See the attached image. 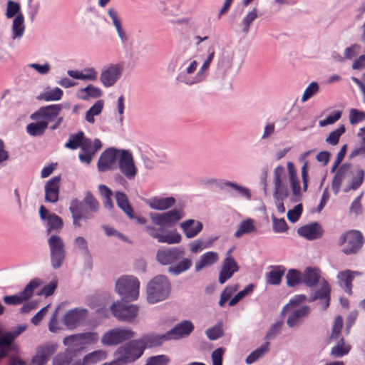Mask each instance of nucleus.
<instances>
[{
	"label": "nucleus",
	"instance_id": "nucleus-59",
	"mask_svg": "<svg viewBox=\"0 0 365 365\" xmlns=\"http://www.w3.org/2000/svg\"><path fill=\"white\" fill-rule=\"evenodd\" d=\"M170 361L168 356L160 354L148 357L144 365H168Z\"/></svg>",
	"mask_w": 365,
	"mask_h": 365
},
{
	"label": "nucleus",
	"instance_id": "nucleus-56",
	"mask_svg": "<svg viewBox=\"0 0 365 365\" xmlns=\"http://www.w3.org/2000/svg\"><path fill=\"white\" fill-rule=\"evenodd\" d=\"M346 175V174L344 172L339 169L334 175L331 182V189L335 195L339 194Z\"/></svg>",
	"mask_w": 365,
	"mask_h": 365
},
{
	"label": "nucleus",
	"instance_id": "nucleus-5",
	"mask_svg": "<svg viewBox=\"0 0 365 365\" xmlns=\"http://www.w3.org/2000/svg\"><path fill=\"white\" fill-rule=\"evenodd\" d=\"M185 216L183 207H175L161 213H150L152 222L154 225L159 226L158 229L160 230L175 227Z\"/></svg>",
	"mask_w": 365,
	"mask_h": 365
},
{
	"label": "nucleus",
	"instance_id": "nucleus-20",
	"mask_svg": "<svg viewBox=\"0 0 365 365\" xmlns=\"http://www.w3.org/2000/svg\"><path fill=\"white\" fill-rule=\"evenodd\" d=\"M195 327L190 320H182L169 331H166L169 341L179 340L188 336L194 330Z\"/></svg>",
	"mask_w": 365,
	"mask_h": 365
},
{
	"label": "nucleus",
	"instance_id": "nucleus-3",
	"mask_svg": "<svg viewBox=\"0 0 365 365\" xmlns=\"http://www.w3.org/2000/svg\"><path fill=\"white\" fill-rule=\"evenodd\" d=\"M105 356L103 351L96 350L80 359L78 350L66 348L53 358L52 365H93L103 360Z\"/></svg>",
	"mask_w": 365,
	"mask_h": 365
},
{
	"label": "nucleus",
	"instance_id": "nucleus-38",
	"mask_svg": "<svg viewBox=\"0 0 365 365\" xmlns=\"http://www.w3.org/2000/svg\"><path fill=\"white\" fill-rule=\"evenodd\" d=\"M270 343L264 342L260 347L252 351L246 358L245 363L247 364H252L259 359L262 358L269 351Z\"/></svg>",
	"mask_w": 365,
	"mask_h": 365
},
{
	"label": "nucleus",
	"instance_id": "nucleus-55",
	"mask_svg": "<svg viewBox=\"0 0 365 365\" xmlns=\"http://www.w3.org/2000/svg\"><path fill=\"white\" fill-rule=\"evenodd\" d=\"M345 131L346 128L344 125H341L337 129L333 130L329 134L325 140L326 143L331 145H337L341 135H343Z\"/></svg>",
	"mask_w": 365,
	"mask_h": 365
},
{
	"label": "nucleus",
	"instance_id": "nucleus-21",
	"mask_svg": "<svg viewBox=\"0 0 365 365\" xmlns=\"http://www.w3.org/2000/svg\"><path fill=\"white\" fill-rule=\"evenodd\" d=\"M137 339L140 342L141 347L143 348L144 352L147 349L160 346L163 344L165 341H169L166 332L163 334L150 332L143 334L140 338Z\"/></svg>",
	"mask_w": 365,
	"mask_h": 365
},
{
	"label": "nucleus",
	"instance_id": "nucleus-54",
	"mask_svg": "<svg viewBox=\"0 0 365 365\" xmlns=\"http://www.w3.org/2000/svg\"><path fill=\"white\" fill-rule=\"evenodd\" d=\"M257 18V9L255 8L247 13L241 22L242 31L247 34L252 22Z\"/></svg>",
	"mask_w": 365,
	"mask_h": 365
},
{
	"label": "nucleus",
	"instance_id": "nucleus-48",
	"mask_svg": "<svg viewBox=\"0 0 365 365\" xmlns=\"http://www.w3.org/2000/svg\"><path fill=\"white\" fill-rule=\"evenodd\" d=\"M63 225V223L61 217L55 213H52L49 219L46 221V232L48 234L52 231L58 232L61 230Z\"/></svg>",
	"mask_w": 365,
	"mask_h": 365
},
{
	"label": "nucleus",
	"instance_id": "nucleus-37",
	"mask_svg": "<svg viewBox=\"0 0 365 365\" xmlns=\"http://www.w3.org/2000/svg\"><path fill=\"white\" fill-rule=\"evenodd\" d=\"M98 189L102 198L103 207L108 210H113L114 207V205L112 200L113 193L111 189L103 184L99 185Z\"/></svg>",
	"mask_w": 365,
	"mask_h": 365
},
{
	"label": "nucleus",
	"instance_id": "nucleus-14",
	"mask_svg": "<svg viewBox=\"0 0 365 365\" xmlns=\"http://www.w3.org/2000/svg\"><path fill=\"white\" fill-rule=\"evenodd\" d=\"M214 56L215 51L212 49L194 77L190 78L186 76L185 73H179L175 78L176 81L190 86L203 82L206 79V72L208 70Z\"/></svg>",
	"mask_w": 365,
	"mask_h": 365
},
{
	"label": "nucleus",
	"instance_id": "nucleus-10",
	"mask_svg": "<svg viewBox=\"0 0 365 365\" xmlns=\"http://www.w3.org/2000/svg\"><path fill=\"white\" fill-rule=\"evenodd\" d=\"M51 253V263L53 269H58L66 257L65 245L63 240L58 235H53L48 240Z\"/></svg>",
	"mask_w": 365,
	"mask_h": 365
},
{
	"label": "nucleus",
	"instance_id": "nucleus-47",
	"mask_svg": "<svg viewBox=\"0 0 365 365\" xmlns=\"http://www.w3.org/2000/svg\"><path fill=\"white\" fill-rule=\"evenodd\" d=\"M58 345L56 343L46 342L36 347V351L48 361L50 357L56 351Z\"/></svg>",
	"mask_w": 365,
	"mask_h": 365
},
{
	"label": "nucleus",
	"instance_id": "nucleus-22",
	"mask_svg": "<svg viewBox=\"0 0 365 365\" xmlns=\"http://www.w3.org/2000/svg\"><path fill=\"white\" fill-rule=\"evenodd\" d=\"M61 176L57 175L49 179L45 184V201L56 203L58 200Z\"/></svg>",
	"mask_w": 365,
	"mask_h": 365
},
{
	"label": "nucleus",
	"instance_id": "nucleus-41",
	"mask_svg": "<svg viewBox=\"0 0 365 365\" xmlns=\"http://www.w3.org/2000/svg\"><path fill=\"white\" fill-rule=\"evenodd\" d=\"M257 230L256 227L254 225V220L252 219L248 218L247 220H242L239 226L237 231L235 232L234 236L236 238H240L245 234H250Z\"/></svg>",
	"mask_w": 365,
	"mask_h": 365
},
{
	"label": "nucleus",
	"instance_id": "nucleus-40",
	"mask_svg": "<svg viewBox=\"0 0 365 365\" xmlns=\"http://www.w3.org/2000/svg\"><path fill=\"white\" fill-rule=\"evenodd\" d=\"M24 31V17L22 14H19L13 20L12 38L20 39L23 36Z\"/></svg>",
	"mask_w": 365,
	"mask_h": 365
},
{
	"label": "nucleus",
	"instance_id": "nucleus-16",
	"mask_svg": "<svg viewBox=\"0 0 365 365\" xmlns=\"http://www.w3.org/2000/svg\"><path fill=\"white\" fill-rule=\"evenodd\" d=\"M145 232L153 239H156L160 243L168 245L179 244L182 241L181 235L176 230L169 231L166 234H161L160 230L153 225H146Z\"/></svg>",
	"mask_w": 365,
	"mask_h": 365
},
{
	"label": "nucleus",
	"instance_id": "nucleus-9",
	"mask_svg": "<svg viewBox=\"0 0 365 365\" xmlns=\"http://www.w3.org/2000/svg\"><path fill=\"white\" fill-rule=\"evenodd\" d=\"M135 335L136 333L130 329L116 327L104 333L101 341L103 345L113 346L130 340Z\"/></svg>",
	"mask_w": 365,
	"mask_h": 365
},
{
	"label": "nucleus",
	"instance_id": "nucleus-31",
	"mask_svg": "<svg viewBox=\"0 0 365 365\" xmlns=\"http://www.w3.org/2000/svg\"><path fill=\"white\" fill-rule=\"evenodd\" d=\"M115 197L118 207L124 212V213L130 218L134 219L135 214L133 207L129 203L128 197L124 192L116 191Z\"/></svg>",
	"mask_w": 365,
	"mask_h": 365
},
{
	"label": "nucleus",
	"instance_id": "nucleus-60",
	"mask_svg": "<svg viewBox=\"0 0 365 365\" xmlns=\"http://www.w3.org/2000/svg\"><path fill=\"white\" fill-rule=\"evenodd\" d=\"M289 195V190L285 184L274 185V197L277 201H283Z\"/></svg>",
	"mask_w": 365,
	"mask_h": 365
},
{
	"label": "nucleus",
	"instance_id": "nucleus-53",
	"mask_svg": "<svg viewBox=\"0 0 365 365\" xmlns=\"http://www.w3.org/2000/svg\"><path fill=\"white\" fill-rule=\"evenodd\" d=\"M41 284V281L39 279H31L29 284L26 285L24 289L20 292L21 296L26 299L29 300L33 296V293L35 289L38 287Z\"/></svg>",
	"mask_w": 365,
	"mask_h": 365
},
{
	"label": "nucleus",
	"instance_id": "nucleus-64",
	"mask_svg": "<svg viewBox=\"0 0 365 365\" xmlns=\"http://www.w3.org/2000/svg\"><path fill=\"white\" fill-rule=\"evenodd\" d=\"M365 120V112L356 108L349 110V122L351 125H356Z\"/></svg>",
	"mask_w": 365,
	"mask_h": 365
},
{
	"label": "nucleus",
	"instance_id": "nucleus-42",
	"mask_svg": "<svg viewBox=\"0 0 365 365\" xmlns=\"http://www.w3.org/2000/svg\"><path fill=\"white\" fill-rule=\"evenodd\" d=\"M47 128L48 123L44 120H40L28 124L26 126V131L31 136H41L44 133Z\"/></svg>",
	"mask_w": 365,
	"mask_h": 365
},
{
	"label": "nucleus",
	"instance_id": "nucleus-46",
	"mask_svg": "<svg viewBox=\"0 0 365 365\" xmlns=\"http://www.w3.org/2000/svg\"><path fill=\"white\" fill-rule=\"evenodd\" d=\"M184 52H176L170 58L168 64V71L169 73H173L178 68L179 63H180V68L185 65L187 60L184 56Z\"/></svg>",
	"mask_w": 365,
	"mask_h": 365
},
{
	"label": "nucleus",
	"instance_id": "nucleus-18",
	"mask_svg": "<svg viewBox=\"0 0 365 365\" xmlns=\"http://www.w3.org/2000/svg\"><path fill=\"white\" fill-rule=\"evenodd\" d=\"M118 152L117 149L113 148L104 150L101 154L97 163L98 171L103 173L112 170L119 158Z\"/></svg>",
	"mask_w": 365,
	"mask_h": 365
},
{
	"label": "nucleus",
	"instance_id": "nucleus-30",
	"mask_svg": "<svg viewBox=\"0 0 365 365\" xmlns=\"http://www.w3.org/2000/svg\"><path fill=\"white\" fill-rule=\"evenodd\" d=\"M175 203L176 200L173 197H155L150 200L148 205L153 210L163 211L173 207Z\"/></svg>",
	"mask_w": 365,
	"mask_h": 365
},
{
	"label": "nucleus",
	"instance_id": "nucleus-39",
	"mask_svg": "<svg viewBox=\"0 0 365 365\" xmlns=\"http://www.w3.org/2000/svg\"><path fill=\"white\" fill-rule=\"evenodd\" d=\"M217 187L220 190H224L225 187H230L236 190L240 196L246 197L247 200L251 198V192L249 189L238 185L236 182L228 181L226 180H221L217 184Z\"/></svg>",
	"mask_w": 365,
	"mask_h": 365
},
{
	"label": "nucleus",
	"instance_id": "nucleus-11",
	"mask_svg": "<svg viewBox=\"0 0 365 365\" xmlns=\"http://www.w3.org/2000/svg\"><path fill=\"white\" fill-rule=\"evenodd\" d=\"M138 307L134 304H127L125 302H116L110 306L113 315L119 321L132 322L138 314Z\"/></svg>",
	"mask_w": 365,
	"mask_h": 365
},
{
	"label": "nucleus",
	"instance_id": "nucleus-13",
	"mask_svg": "<svg viewBox=\"0 0 365 365\" xmlns=\"http://www.w3.org/2000/svg\"><path fill=\"white\" fill-rule=\"evenodd\" d=\"M88 317V310L83 307H76L66 312L62 319V322L69 330H74L83 324Z\"/></svg>",
	"mask_w": 365,
	"mask_h": 365
},
{
	"label": "nucleus",
	"instance_id": "nucleus-25",
	"mask_svg": "<svg viewBox=\"0 0 365 365\" xmlns=\"http://www.w3.org/2000/svg\"><path fill=\"white\" fill-rule=\"evenodd\" d=\"M239 269L240 267L235 260L231 259L223 260L222 269L219 273V283L225 284L235 272H238Z\"/></svg>",
	"mask_w": 365,
	"mask_h": 365
},
{
	"label": "nucleus",
	"instance_id": "nucleus-29",
	"mask_svg": "<svg viewBox=\"0 0 365 365\" xmlns=\"http://www.w3.org/2000/svg\"><path fill=\"white\" fill-rule=\"evenodd\" d=\"M330 293L331 287L329 284L326 281L323 280L321 283L320 289L315 291L314 294L310 297L309 302H314L317 299L325 300L324 309H326L330 303Z\"/></svg>",
	"mask_w": 365,
	"mask_h": 365
},
{
	"label": "nucleus",
	"instance_id": "nucleus-45",
	"mask_svg": "<svg viewBox=\"0 0 365 365\" xmlns=\"http://www.w3.org/2000/svg\"><path fill=\"white\" fill-rule=\"evenodd\" d=\"M63 95V91L58 88L56 87L50 91H45L43 93H40L36 98L38 100H43L45 101H56L61 99Z\"/></svg>",
	"mask_w": 365,
	"mask_h": 365
},
{
	"label": "nucleus",
	"instance_id": "nucleus-63",
	"mask_svg": "<svg viewBox=\"0 0 365 365\" xmlns=\"http://www.w3.org/2000/svg\"><path fill=\"white\" fill-rule=\"evenodd\" d=\"M303 210L302 204L299 203L294 206L293 209L289 210L287 214L289 222L294 223L299 219Z\"/></svg>",
	"mask_w": 365,
	"mask_h": 365
},
{
	"label": "nucleus",
	"instance_id": "nucleus-34",
	"mask_svg": "<svg viewBox=\"0 0 365 365\" xmlns=\"http://www.w3.org/2000/svg\"><path fill=\"white\" fill-rule=\"evenodd\" d=\"M272 269L266 273V282L271 285H279L282 282L286 269L283 265L270 266Z\"/></svg>",
	"mask_w": 365,
	"mask_h": 365
},
{
	"label": "nucleus",
	"instance_id": "nucleus-35",
	"mask_svg": "<svg viewBox=\"0 0 365 365\" xmlns=\"http://www.w3.org/2000/svg\"><path fill=\"white\" fill-rule=\"evenodd\" d=\"M15 338L9 331L1 334L0 336V349L6 350L7 352L17 353L19 351L18 345L14 343Z\"/></svg>",
	"mask_w": 365,
	"mask_h": 365
},
{
	"label": "nucleus",
	"instance_id": "nucleus-62",
	"mask_svg": "<svg viewBox=\"0 0 365 365\" xmlns=\"http://www.w3.org/2000/svg\"><path fill=\"white\" fill-rule=\"evenodd\" d=\"M21 6L20 4L17 2L13 1L11 0H9L7 2V8L6 16L8 19H11L16 16L19 14H22L20 11Z\"/></svg>",
	"mask_w": 365,
	"mask_h": 365
},
{
	"label": "nucleus",
	"instance_id": "nucleus-52",
	"mask_svg": "<svg viewBox=\"0 0 365 365\" xmlns=\"http://www.w3.org/2000/svg\"><path fill=\"white\" fill-rule=\"evenodd\" d=\"M206 336L211 341H215L223 336V324L222 322H217L215 326L208 328L205 331Z\"/></svg>",
	"mask_w": 365,
	"mask_h": 365
},
{
	"label": "nucleus",
	"instance_id": "nucleus-2",
	"mask_svg": "<svg viewBox=\"0 0 365 365\" xmlns=\"http://www.w3.org/2000/svg\"><path fill=\"white\" fill-rule=\"evenodd\" d=\"M100 203L91 191H87L82 200L77 199L71 201L69 211L71 213L73 225L81 227V220L87 222L93 218V214L98 212Z\"/></svg>",
	"mask_w": 365,
	"mask_h": 365
},
{
	"label": "nucleus",
	"instance_id": "nucleus-58",
	"mask_svg": "<svg viewBox=\"0 0 365 365\" xmlns=\"http://www.w3.org/2000/svg\"><path fill=\"white\" fill-rule=\"evenodd\" d=\"M253 289L254 285L249 284L243 290L240 291L229 301V306L233 307L236 305L241 299L251 294Z\"/></svg>",
	"mask_w": 365,
	"mask_h": 365
},
{
	"label": "nucleus",
	"instance_id": "nucleus-32",
	"mask_svg": "<svg viewBox=\"0 0 365 365\" xmlns=\"http://www.w3.org/2000/svg\"><path fill=\"white\" fill-rule=\"evenodd\" d=\"M320 277L321 275L319 269L308 267L302 273V283L307 287H314L319 283Z\"/></svg>",
	"mask_w": 365,
	"mask_h": 365
},
{
	"label": "nucleus",
	"instance_id": "nucleus-19",
	"mask_svg": "<svg viewBox=\"0 0 365 365\" xmlns=\"http://www.w3.org/2000/svg\"><path fill=\"white\" fill-rule=\"evenodd\" d=\"M93 335L91 332L71 334L63 338V344L67 348L78 350V355L81 356L86 348L84 341L91 339Z\"/></svg>",
	"mask_w": 365,
	"mask_h": 365
},
{
	"label": "nucleus",
	"instance_id": "nucleus-23",
	"mask_svg": "<svg viewBox=\"0 0 365 365\" xmlns=\"http://www.w3.org/2000/svg\"><path fill=\"white\" fill-rule=\"evenodd\" d=\"M311 308L309 305H303L301 307L292 310L287 319V326L292 329L301 325L304 318L309 315Z\"/></svg>",
	"mask_w": 365,
	"mask_h": 365
},
{
	"label": "nucleus",
	"instance_id": "nucleus-6",
	"mask_svg": "<svg viewBox=\"0 0 365 365\" xmlns=\"http://www.w3.org/2000/svg\"><path fill=\"white\" fill-rule=\"evenodd\" d=\"M143 348L141 347L137 339H131L118 347L114 352V356L125 364L133 365L143 355Z\"/></svg>",
	"mask_w": 365,
	"mask_h": 365
},
{
	"label": "nucleus",
	"instance_id": "nucleus-28",
	"mask_svg": "<svg viewBox=\"0 0 365 365\" xmlns=\"http://www.w3.org/2000/svg\"><path fill=\"white\" fill-rule=\"evenodd\" d=\"M358 274L357 272L346 269L339 272L337 274L339 285L344 289L345 292L349 295L352 294V282L355 275Z\"/></svg>",
	"mask_w": 365,
	"mask_h": 365
},
{
	"label": "nucleus",
	"instance_id": "nucleus-7",
	"mask_svg": "<svg viewBox=\"0 0 365 365\" xmlns=\"http://www.w3.org/2000/svg\"><path fill=\"white\" fill-rule=\"evenodd\" d=\"M140 282L133 276H123L115 283V290L126 302L136 300L139 294Z\"/></svg>",
	"mask_w": 365,
	"mask_h": 365
},
{
	"label": "nucleus",
	"instance_id": "nucleus-61",
	"mask_svg": "<svg viewBox=\"0 0 365 365\" xmlns=\"http://www.w3.org/2000/svg\"><path fill=\"white\" fill-rule=\"evenodd\" d=\"M272 228L275 233L285 232L288 230V225L284 218L278 219L274 215H272Z\"/></svg>",
	"mask_w": 365,
	"mask_h": 365
},
{
	"label": "nucleus",
	"instance_id": "nucleus-4",
	"mask_svg": "<svg viewBox=\"0 0 365 365\" xmlns=\"http://www.w3.org/2000/svg\"><path fill=\"white\" fill-rule=\"evenodd\" d=\"M171 292V284L167 276L159 274L153 278L147 284V300L155 304L167 299Z\"/></svg>",
	"mask_w": 365,
	"mask_h": 365
},
{
	"label": "nucleus",
	"instance_id": "nucleus-36",
	"mask_svg": "<svg viewBox=\"0 0 365 365\" xmlns=\"http://www.w3.org/2000/svg\"><path fill=\"white\" fill-rule=\"evenodd\" d=\"M78 93V97L83 101H88L91 98H98L103 95L101 89L92 84H89L86 87L79 89Z\"/></svg>",
	"mask_w": 365,
	"mask_h": 365
},
{
	"label": "nucleus",
	"instance_id": "nucleus-26",
	"mask_svg": "<svg viewBox=\"0 0 365 365\" xmlns=\"http://www.w3.org/2000/svg\"><path fill=\"white\" fill-rule=\"evenodd\" d=\"M350 174L351 175V179L347 181L343 189L345 193H348L351 190H358L364 180V170L359 166L354 170H351Z\"/></svg>",
	"mask_w": 365,
	"mask_h": 365
},
{
	"label": "nucleus",
	"instance_id": "nucleus-49",
	"mask_svg": "<svg viewBox=\"0 0 365 365\" xmlns=\"http://www.w3.org/2000/svg\"><path fill=\"white\" fill-rule=\"evenodd\" d=\"M74 246L81 251L86 262L88 263L91 262V255L88 250V242L83 237H77L74 240Z\"/></svg>",
	"mask_w": 365,
	"mask_h": 365
},
{
	"label": "nucleus",
	"instance_id": "nucleus-17",
	"mask_svg": "<svg viewBox=\"0 0 365 365\" xmlns=\"http://www.w3.org/2000/svg\"><path fill=\"white\" fill-rule=\"evenodd\" d=\"M63 106L61 104H52L42 106L31 114V119L34 120L43 119L48 123V122L53 121L58 116Z\"/></svg>",
	"mask_w": 365,
	"mask_h": 365
},
{
	"label": "nucleus",
	"instance_id": "nucleus-50",
	"mask_svg": "<svg viewBox=\"0 0 365 365\" xmlns=\"http://www.w3.org/2000/svg\"><path fill=\"white\" fill-rule=\"evenodd\" d=\"M287 284L289 287H294L302 283V273L295 269L288 270L287 275Z\"/></svg>",
	"mask_w": 365,
	"mask_h": 365
},
{
	"label": "nucleus",
	"instance_id": "nucleus-1",
	"mask_svg": "<svg viewBox=\"0 0 365 365\" xmlns=\"http://www.w3.org/2000/svg\"><path fill=\"white\" fill-rule=\"evenodd\" d=\"M185 249L182 246L162 247L156 252L155 259L161 265H170L168 272L175 276L190 269L192 265L190 258L185 257Z\"/></svg>",
	"mask_w": 365,
	"mask_h": 365
},
{
	"label": "nucleus",
	"instance_id": "nucleus-24",
	"mask_svg": "<svg viewBox=\"0 0 365 365\" xmlns=\"http://www.w3.org/2000/svg\"><path fill=\"white\" fill-rule=\"evenodd\" d=\"M297 234L308 240H314L322 237L323 229L319 223L314 222L299 227Z\"/></svg>",
	"mask_w": 365,
	"mask_h": 365
},
{
	"label": "nucleus",
	"instance_id": "nucleus-57",
	"mask_svg": "<svg viewBox=\"0 0 365 365\" xmlns=\"http://www.w3.org/2000/svg\"><path fill=\"white\" fill-rule=\"evenodd\" d=\"M320 88L317 82L313 81L310 83L306 88L302 96V102L304 103L311 98L314 97L316 94L319 92Z\"/></svg>",
	"mask_w": 365,
	"mask_h": 365
},
{
	"label": "nucleus",
	"instance_id": "nucleus-15",
	"mask_svg": "<svg viewBox=\"0 0 365 365\" xmlns=\"http://www.w3.org/2000/svg\"><path fill=\"white\" fill-rule=\"evenodd\" d=\"M118 167L120 173L129 180H133L138 173L132 153L128 150H122L118 158Z\"/></svg>",
	"mask_w": 365,
	"mask_h": 365
},
{
	"label": "nucleus",
	"instance_id": "nucleus-51",
	"mask_svg": "<svg viewBox=\"0 0 365 365\" xmlns=\"http://www.w3.org/2000/svg\"><path fill=\"white\" fill-rule=\"evenodd\" d=\"M84 138V133L81 130L76 134H72L70 135L68 142L66 143L65 147L71 150H76L79 147L81 148Z\"/></svg>",
	"mask_w": 365,
	"mask_h": 365
},
{
	"label": "nucleus",
	"instance_id": "nucleus-12",
	"mask_svg": "<svg viewBox=\"0 0 365 365\" xmlns=\"http://www.w3.org/2000/svg\"><path fill=\"white\" fill-rule=\"evenodd\" d=\"M123 69V62L108 65L101 73L100 81L101 83L106 88L114 86L121 77Z\"/></svg>",
	"mask_w": 365,
	"mask_h": 365
},
{
	"label": "nucleus",
	"instance_id": "nucleus-27",
	"mask_svg": "<svg viewBox=\"0 0 365 365\" xmlns=\"http://www.w3.org/2000/svg\"><path fill=\"white\" fill-rule=\"evenodd\" d=\"M180 227L187 239L196 237L203 229L202 223L193 219L185 220L180 224Z\"/></svg>",
	"mask_w": 365,
	"mask_h": 365
},
{
	"label": "nucleus",
	"instance_id": "nucleus-44",
	"mask_svg": "<svg viewBox=\"0 0 365 365\" xmlns=\"http://www.w3.org/2000/svg\"><path fill=\"white\" fill-rule=\"evenodd\" d=\"M350 349V345L345 344L344 339L341 338L338 341L336 344L331 348L330 355L333 358H341L346 355Z\"/></svg>",
	"mask_w": 365,
	"mask_h": 365
},
{
	"label": "nucleus",
	"instance_id": "nucleus-8",
	"mask_svg": "<svg viewBox=\"0 0 365 365\" xmlns=\"http://www.w3.org/2000/svg\"><path fill=\"white\" fill-rule=\"evenodd\" d=\"M346 243L342 252L346 255L356 254L363 247L364 238L362 233L356 230L344 232L338 240V245L341 246Z\"/></svg>",
	"mask_w": 365,
	"mask_h": 365
},
{
	"label": "nucleus",
	"instance_id": "nucleus-33",
	"mask_svg": "<svg viewBox=\"0 0 365 365\" xmlns=\"http://www.w3.org/2000/svg\"><path fill=\"white\" fill-rule=\"evenodd\" d=\"M219 259V255L217 252L209 251L204 253L200 256V259L195 263V271L200 272L206 267L211 266L216 263Z\"/></svg>",
	"mask_w": 365,
	"mask_h": 365
},
{
	"label": "nucleus",
	"instance_id": "nucleus-43",
	"mask_svg": "<svg viewBox=\"0 0 365 365\" xmlns=\"http://www.w3.org/2000/svg\"><path fill=\"white\" fill-rule=\"evenodd\" d=\"M102 148L101 141L96 138L93 141L91 139L84 138L82 142L81 149L83 153H88L95 155V153Z\"/></svg>",
	"mask_w": 365,
	"mask_h": 365
}]
</instances>
